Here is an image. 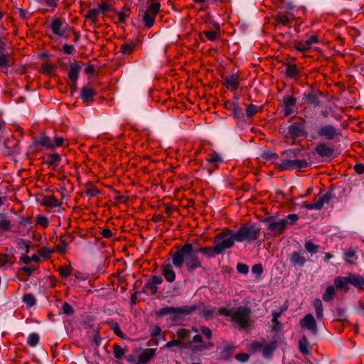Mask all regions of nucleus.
Segmentation results:
<instances>
[{"instance_id":"1","label":"nucleus","mask_w":364,"mask_h":364,"mask_svg":"<svg viewBox=\"0 0 364 364\" xmlns=\"http://www.w3.org/2000/svg\"><path fill=\"white\" fill-rule=\"evenodd\" d=\"M218 313L220 315L230 317L232 325L240 330H247L253 323L251 318L252 311L248 307L238 306L231 309L222 307L218 309Z\"/></svg>"},{"instance_id":"2","label":"nucleus","mask_w":364,"mask_h":364,"mask_svg":"<svg viewBox=\"0 0 364 364\" xmlns=\"http://www.w3.org/2000/svg\"><path fill=\"white\" fill-rule=\"evenodd\" d=\"M342 136L340 129L331 124L321 125L310 132V137L312 139H322L326 141H339Z\"/></svg>"},{"instance_id":"3","label":"nucleus","mask_w":364,"mask_h":364,"mask_svg":"<svg viewBox=\"0 0 364 364\" xmlns=\"http://www.w3.org/2000/svg\"><path fill=\"white\" fill-rule=\"evenodd\" d=\"M236 237L233 231L229 228L225 229L214 237V244L218 254H223L227 249L233 247Z\"/></svg>"},{"instance_id":"4","label":"nucleus","mask_w":364,"mask_h":364,"mask_svg":"<svg viewBox=\"0 0 364 364\" xmlns=\"http://www.w3.org/2000/svg\"><path fill=\"white\" fill-rule=\"evenodd\" d=\"M234 233L237 242H250L257 240L259 237L260 228L255 225L245 223L241 225L237 231Z\"/></svg>"},{"instance_id":"5","label":"nucleus","mask_w":364,"mask_h":364,"mask_svg":"<svg viewBox=\"0 0 364 364\" xmlns=\"http://www.w3.org/2000/svg\"><path fill=\"white\" fill-rule=\"evenodd\" d=\"M198 309L196 305L183 306L180 307L166 306L160 309L156 312L158 316L165 315H173V319L177 320L180 315H190Z\"/></svg>"},{"instance_id":"6","label":"nucleus","mask_w":364,"mask_h":364,"mask_svg":"<svg viewBox=\"0 0 364 364\" xmlns=\"http://www.w3.org/2000/svg\"><path fill=\"white\" fill-rule=\"evenodd\" d=\"M194 248L191 243H186L172 255V264L176 268H181L191 255Z\"/></svg>"},{"instance_id":"7","label":"nucleus","mask_w":364,"mask_h":364,"mask_svg":"<svg viewBox=\"0 0 364 364\" xmlns=\"http://www.w3.org/2000/svg\"><path fill=\"white\" fill-rule=\"evenodd\" d=\"M331 199L332 194L330 192L320 193L315 197L314 203H306L303 207L308 210H321L323 205L328 203Z\"/></svg>"},{"instance_id":"8","label":"nucleus","mask_w":364,"mask_h":364,"mask_svg":"<svg viewBox=\"0 0 364 364\" xmlns=\"http://www.w3.org/2000/svg\"><path fill=\"white\" fill-rule=\"evenodd\" d=\"M309 164L305 159H287L282 161L279 164L281 170H294L300 171L308 166Z\"/></svg>"},{"instance_id":"9","label":"nucleus","mask_w":364,"mask_h":364,"mask_svg":"<svg viewBox=\"0 0 364 364\" xmlns=\"http://www.w3.org/2000/svg\"><path fill=\"white\" fill-rule=\"evenodd\" d=\"M304 120L301 119V122H296L290 124L288 127V132L292 138L296 139L301 136H307L308 133L305 129Z\"/></svg>"},{"instance_id":"10","label":"nucleus","mask_w":364,"mask_h":364,"mask_svg":"<svg viewBox=\"0 0 364 364\" xmlns=\"http://www.w3.org/2000/svg\"><path fill=\"white\" fill-rule=\"evenodd\" d=\"M290 264L294 268L303 267L309 259L304 252L294 251L289 257Z\"/></svg>"},{"instance_id":"11","label":"nucleus","mask_w":364,"mask_h":364,"mask_svg":"<svg viewBox=\"0 0 364 364\" xmlns=\"http://www.w3.org/2000/svg\"><path fill=\"white\" fill-rule=\"evenodd\" d=\"M81 70V66L80 63L73 60L70 63V70L68 72V77L72 82L71 90H75L77 82L79 77V73Z\"/></svg>"},{"instance_id":"12","label":"nucleus","mask_w":364,"mask_h":364,"mask_svg":"<svg viewBox=\"0 0 364 364\" xmlns=\"http://www.w3.org/2000/svg\"><path fill=\"white\" fill-rule=\"evenodd\" d=\"M299 323L302 328L308 329L314 334H316L318 333L316 322L312 314H306L300 320Z\"/></svg>"},{"instance_id":"13","label":"nucleus","mask_w":364,"mask_h":364,"mask_svg":"<svg viewBox=\"0 0 364 364\" xmlns=\"http://www.w3.org/2000/svg\"><path fill=\"white\" fill-rule=\"evenodd\" d=\"M185 265L189 272H192L196 269L202 267V262L198 255V251L196 250H193L191 255H189Z\"/></svg>"},{"instance_id":"14","label":"nucleus","mask_w":364,"mask_h":364,"mask_svg":"<svg viewBox=\"0 0 364 364\" xmlns=\"http://www.w3.org/2000/svg\"><path fill=\"white\" fill-rule=\"evenodd\" d=\"M296 105V99L290 95L283 97V109L285 117L290 116L295 112Z\"/></svg>"},{"instance_id":"15","label":"nucleus","mask_w":364,"mask_h":364,"mask_svg":"<svg viewBox=\"0 0 364 364\" xmlns=\"http://www.w3.org/2000/svg\"><path fill=\"white\" fill-rule=\"evenodd\" d=\"M318 43L317 36H311L309 39L305 41H300L295 43V48L300 52H304L310 50L311 46Z\"/></svg>"},{"instance_id":"16","label":"nucleus","mask_w":364,"mask_h":364,"mask_svg":"<svg viewBox=\"0 0 364 364\" xmlns=\"http://www.w3.org/2000/svg\"><path fill=\"white\" fill-rule=\"evenodd\" d=\"M295 18L296 17L294 14L289 11L278 12V14L274 17V19L278 24H281L284 26H289V24L294 21Z\"/></svg>"},{"instance_id":"17","label":"nucleus","mask_w":364,"mask_h":364,"mask_svg":"<svg viewBox=\"0 0 364 364\" xmlns=\"http://www.w3.org/2000/svg\"><path fill=\"white\" fill-rule=\"evenodd\" d=\"M315 151L320 157H330L333 154L334 149L326 142H321L316 146Z\"/></svg>"},{"instance_id":"18","label":"nucleus","mask_w":364,"mask_h":364,"mask_svg":"<svg viewBox=\"0 0 364 364\" xmlns=\"http://www.w3.org/2000/svg\"><path fill=\"white\" fill-rule=\"evenodd\" d=\"M223 85L229 90H236L240 85V76L237 74L232 73L224 78Z\"/></svg>"},{"instance_id":"19","label":"nucleus","mask_w":364,"mask_h":364,"mask_svg":"<svg viewBox=\"0 0 364 364\" xmlns=\"http://www.w3.org/2000/svg\"><path fill=\"white\" fill-rule=\"evenodd\" d=\"M287 222L286 219H279L277 221H273L269 224L268 230L274 234L280 235L287 228Z\"/></svg>"},{"instance_id":"20","label":"nucleus","mask_w":364,"mask_h":364,"mask_svg":"<svg viewBox=\"0 0 364 364\" xmlns=\"http://www.w3.org/2000/svg\"><path fill=\"white\" fill-rule=\"evenodd\" d=\"M96 95L97 92L90 85L84 86L81 90L80 97L84 102H92L93 97Z\"/></svg>"},{"instance_id":"21","label":"nucleus","mask_w":364,"mask_h":364,"mask_svg":"<svg viewBox=\"0 0 364 364\" xmlns=\"http://www.w3.org/2000/svg\"><path fill=\"white\" fill-rule=\"evenodd\" d=\"M65 22L58 18H54L50 24V28L52 29L53 33L58 36H63L65 34V30L63 27Z\"/></svg>"},{"instance_id":"22","label":"nucleus","mask_w":364,"mask_h":364,"mask_svg":"<svg viewBox=\"0 0 364 364\" xmlns=\"http://www.w3.org/2000/svg\"><path fill=\"white\" fill-rule=\"evenodd\" d=\"M161 272L168 282L172 283L176 279V273L171 264H163L161 267Z\"/></svg>"},{"instance_id":"23","label":"nucleus","mask_w":364,"mask_h":364,"mask_svg":"<svg viewBox=\"0 0 364 364\" xmlns=\"http://www.w3.org/2000/svg\"><path fill=\"white\" fill-rule=\"evenodd\" d=\"M225 106L228 109L232 112L235 117L240 119L243 117V110L239 107L237 102L227 101Z\"/></svg>"},{"instance_id":"24","label":"nucleus","mask_w":364,"mask_h":364,"mask_svg":"<svg viewBox=\"0 0 364 364\" xmlns=\"http://www.w3.org/2000/svg\"><path fill=\"white\" fill-rule=\"evenodd\" d=\"M198 309H196L199 311V316L204 318L205 320L210 319L215 313V309L213 307L205 308L203 305H197Z\"/></svg>"},{"instance_id":"25","label":"nucleus","mask_w":364,"mask_h":364,"mask_svg":"<svg viewBox=\"0 0 364 364\" xmlns=\"http://www.w3.org/2000/svg\"><path fill=\"white\" fill-rule=\"evenodd\" d=\"M15 258L12 255L0 254V267L8 269L12 266Z\"/></svg>"},{"instance_id":"26","label":"nucleus","mask_w":364,"mask_h":364,"mask_svg":"<svg viewBox=\"0 0 364 364\" xmlns=\"http://www.w3.org/2000/svg\"><path fill=\"white\" fill-rule=\"evenodd\" d=\"M349 284L353 285L355 287L363 289L364 287V278L360 277H357L354 274H350L348 276V279Z\"/></svg>"},{"instance_id":"27","label":"nucleus","mask_w":364,"mask_h":364,"mask_svg":"<svg viewBox=\"0 0 364 364\" xmlns=\"http://www.w3.org/2000/svg\"><path fill=\"white\" fill-rule=\"evenodd\" d=\"M155 355V350L148 348L145 350L139 357V362L141 364L148 363Z\"/></svg>"},{"instance_id":"28","label":"nucleus","mask_w":364,"mask_h":364,"mask_svg":"<svg viewBox=\"0 0 364 364\" xmlns=\"http://www.w3.org/2000/svg\"><path fill=\"white\" fill-rule=\"evenodd\" d=\"M348 277H337L334 279V285L337 289H342L344 291H348L349 289L348 287Z\"/></svg>"},{"instance_id":"29","label":"nucleus","mask_w":364,"mask_h":364,"mask_svg":"<svg viewBox=\"0 0 364 364\" xmlns=\"http://www.w3.org/2000/svg\"><path fill=\"white\" fill-rule=\"evenodd\" d=\"M43 204L50 208H56L59 207L61 203L53 195H50L43 198Z\"/></svg>"},{"instance_id":"30","label":"nucleus","mask_w":364,"mask_h":364,"mask_svg":"<svg viewBox=\"0 0 364 364\" xmlns=\"http://www.w3.org/2000/svg\"><path fill=\"white\" fill-rule=\"evenodd\" d=\"M299 350L304 355H307V354L310 353V352L311 350V347L309 345V342L305 336H304L299 341Z\"/></svg>"},{"instance_id":"31","label":"nucleus","mask_w":364,"mask_h":364,"mask_svg":"<svg viewBox=\"0 0 364 364\" xmlns=\"http://www.w3.org/2000/svg\"><path fill=\"white\" fill-rule=\"evenodd\" d=\"M313 305L315 309L317 319L322 320L323 318V309L321 300L320 299H314Z\"/></svg>"},{"instance_id":"32","label":"nucleus","mask_w":364,"mask_h":364,"mask_svg":"<svg viewBox=\"0 0 364 364\" xmlns=\"http://www.w3.org/2000/svg\"><path fill=\"white\" fill-rule=\"evenodd\" d=\"M343 259L346 262L353 264L358 259V256L353 249H349L344 251Z\"/></svg>"},{"instance_id":"33","label":"nucleus","mask_w":364,"mask_h":364,"mask_svg":"<svg viewBox=\"0 0 364 364\" xmlns=\"http://www.w3.org/2000/svg\"><path fill=\"white\" fill-rule=\"evenodd\" d=\"M173 346H177L181 348H191V343H185L180 341V340H178L177 338V339H173L171 341L167 342L165 345V347L167 348H170Z\"/></svg>"},{"instance_id":"34","label":"nucleus","mask_w":364,"mask_h":364,"mask_svg":"<svg viewBox=\"0 0 364 364\" xmlns=\"http://www.w3.org/2000/svg\"><path fill=\"white\" fill-rule=\"evenodd\" d=\"M61 160L60 155L57 153H53L48 156L46 160V164L49 166H52L53 168L56 167Z\"/></svg>"},{"instance_id":"35","label":"nucleus","mask_w":364,"mask_h":364,"mask_svg":"<svg viewBox=\"0 0 364 364\" xmlns=\"http://www.w3.org/2000/svg\"><path fill=\"white\" fill-rule=\"evenodd\" d=\"M277 348V344L275 342H272L264 345L262 348V354L265 358L272 356L273 352Z\"/></svg>"},{"instance_id":"36","label":"nucleus","mask_w":364,"mask_h":364,"mask_svg":"<svg viewBox=\"0 0 364 364\" xmlns=\"http://www.w3.org/2000/svg\"><path fill=\"white\" fill-rule=\"evenodd\" d=\"M136 43L133 41L126 42L121 46V51L124 55H129L135 50Z\"/></svg>"},{"instance_id":"37","label":"nucleus","mask_w":364,"mask_h":364,"mask_svg":"<svg viewBox=\"0 0 364 364\" xmlns=\"http://www.w3.org/2000/svg\"><path fill=\"white\" fill-rule=\"evenodd\" d=\"M10 62L11 55L9 54H0V69L1 70L7 71Z\"/></svg>"},{"instance_id":"38","label":"nucleus","mask_w":364,"mask_h":364,"mask_svg":"<svg viewBox=\"0 0 364 364\" xmlns=\"http://www.w3.org/2000/svg\"><path fill=\"white\" fill-rule=\"evenodd\" d=\"M100 14L97 8L90 9L85 15L86 18L91 21L92 23L95 26L98 22V14Z\"/></svg>"},{"instance_id":"39","label":"nucleus","mask_w":364,"mask_h":364,"mask_svg":"<svg viewBox=\"0 0 364 364\" xmlns=\"http://www.w3.org/2000/svg\"><path fill=\"white\" fill-rule=\"evenodd\" d=\"M198 252L206 255L208 257H214L215 255H218L215 250V245H214L213 247H200L196 250Z\"/></svg>"},{"instance_id":"40","label":"nucleus","mask_w":364,"mask_h":364,"mask_svg":"<svg viewBox=\"0 0 364 364\" xmlns=\"http://www.w3.org/2000/svg\"><path fill=\"white\" fill-rule=\"evenodd\" d=\"M156 16L148 12L143 15V23L146 28H151L154 25Z\"/></svg>"},{"instance_id":"41","label":"nucleus","mask_w":364,"mask_h":364,"mask_svg":"<svg viewBox=\"0 0 364 364\" xmlns=\"http://www.w3.org/2000/svg\"><path fill=\"white\" fill-rule=\"evenodd\" d=\"M299 73L297 66L295 64H287L286 65V75L289 77H296Z\"/></svg>"},{"instance_id":"42","label":"nucleus","mask_w":364,"mask_h":364,"mask_svg":"<svg viewBox=\"0 0 364 364\" xmlns=\"http://www.w3.org/2000/svg\"><path fill=\"white\" fill-rule=\"evenodd\" d=\"M208 164H220L223 162L221 156L215 152L209 153L205 159Z\"/></svg>"},{"instance_id":"43","label":"nucleus","mask_w":364,"mask_h":364,"mask_svg":"<svg viewBox=\"0 0 364 364\" xmlns=\"http://www.w3.org/2000/svg\"><path fill=\"white\" fill-rule=\"evenodd\" d=\"M336 295V290L333 286H328L326 289L325 293L323 295V299L325 301H331Z\"/></svg>"},{"instance_id":"44","label":"nucleus","mask_w":364,"mask_h":364,"mask_svg":"<svg viewBox=\"0 0 364 364\" xmlns=\"http://www.w3.org/2000/svg\"><path fill=\"white\" fill-rule=\"evenodd\" d=\"M305 250L310 254H316L319 250V245L308 240L304 244Z\"/></svg>"},{"instance_id":"45","label":"nucleus","mask_w":364,"mask_h":364,"mask_svg":"<svg viewBox=\"0 0 364 364\" xmlns=\"http://www.w3.org/2000/svg\"><path fill=\"white\" fill-rule=\"evenodd\" d=\"M58 272L62 278L66 279L70 276L73 269L70 265L60 266L58 268Z\"/></svg>"},{"instance_id":"46","label":"nucleus","mask_w":364,"mask_h":364,"mask_svg":"<svg viewBox=\"0 0 364 364\" xmlns=\"http://www.w3.org/2000/svg\"><path fill=\"white\" fill-rule=\"evenodd\" d=\"M191 331L186 328H179L176 331V337L180 341H183L191 337Z\"/></svg>"},{"instance_id":"47","label":"nucleus","mask_w":364,"mask_h":364,"mask_svg":"<svg viewBox=\"0 0 364 364\" xmlns=\"http://www.w3.org/2000/svg\"><path fill=\"white\" fill-rule=\"evenodd\" d=\"M53 144V140L47 136H42L39 141V144L47 149H53L54 145Z\"/></svg>"},{"instance_id":"48","label":"nucleus","mask_w":364,"mask_h":364,"mask_svg":"<svg viewBox=\"0 0 364 364\" xmlns=\"http://www.w3.org/2000/svg\"><path fill=\"white\" fill-rule=\"evenodd\" d=\"M22 301L29 307L34 306L36 303L35 296L30 293L25 294L22 297Z\"/></svg>"},{"instance_id":"49","label":"nucleus","mask_w":364,"mask_h":364,"mask_svg":"<svg viewBox=\"0 0 364 364\" xmlns=\"http://www.w3.org/2000/svg\"><path fill=\"white\" fill-rule=\"evenodd\" d=\"M126 350L118 344H114L113 346L114 356L117 359H121L125 354Z\"/></svg>"},{"instance_id":"50","label":"nucleus","mask_w":364,"mask_h":364,"mask_svg":"<svg viewBox=\"0 0 364 364\" xmlns=\"http://www.w3.org/2000/svg\"><path fill=\"white\" fill-rule=\"evenodd\" d=\"M40 337L38 334L36 333H32L28 337L27 343L31 347H34L38 343Z\"/></svg>"},{"instance_id":"51","label":"nucleus","mask_w":364,"mask_h":364,"mask_svg":"<svg viewBox=\"0 0 364 364\" xmlns=\"http://www.w3.org/2000/svg\"><path fill=\"white\" fill-rule=\"evenodd\" d=\"M161 5L158 2H154L150 4V6L146 10V12H148L151 14L156 16L160 11Z\"/></svg>"},{"instance_id":"52","label":"nucleus","mask_w":364,"mask_h":364,"mask_svg":"<svg viewBox=\"0 0 364 364\" xmlns=\"http://www.w3.org/2000/svg\"><path fill=\"white\" fill-rule=\"evenodd\" d=\"M68 245L66 240L61 237L60 239V243L56 246V251L60 254L65 253L67 250Z\"/></svg>"},{"instance_id":"53","label":"nucleus","mask_w":364,"mask_h":364,"mask_svg":"<svg viewBox=\"0 0 364 364\" xmlns=\"http://www.w3.org/2000/svg\"><path fill=\"white\" fill-rule=\"evenodd\" d=\"M56 67L50 63H46L42 65V72L43 73L50 75L55 72Z\"/></svg>"},{"instance_id":"54","label":"nucleus","mask_w":364,"mask_h":364,"mask_svg":"<svg viewBox=\"0 0 364 364\" xmlns=\"http://www.w3.org/2000/svg\"><path fill=\"white\" fill-rule=\"evenodd\" d=\"M43 4H44L48 9L54 10L58 7V2L60 0H39Z\"/></svg>"},{"instance_id":"55","label":"nucleus","mask_w":364,"mask_h":364,"mask_svg":"<svg viewBox=\"0 0 364 364\" xmlns=\"http://www.w3.org/2000/svg\"><path fill=\"white\" fill-rule=\"evenodd\" d=\"M36 223L37 225L43 227V228H46L49 225V221L47 217L39 215L36 217Z\"/></svg>"},{"instance_id":"56","label":"nucleus","mask_w":364,"mask_h":364,"mask_svg":"<svg viewBox=\"0 0 364 364\" xmlns=\"http://www.w3.org/2000/svg\"><path fill=\"white\" fill-rule=\"evenodd\" d=\"M110 326L114 333L121 338H124V333L122 331L119 325L116 322H111Z\"/></svg>"},{"instance_id":"57","label":"nucleus","mask_w":364,"mask_h":364,"mask_svg":"<svg viewBox=\"0 0 364 364\" xmlns=\"http://www.w3.org/2000/svg\"><path fill=\"white\" fill-rule=\"evenodd\" d=\"M258 111L257 106L255 105H249L246 107L245 113L247 117L251 118Z\"/></svg>"},{"instance_id":"58","label":"nucleus","mask_w":364,"mask_h":364,"mask_svg":"<svg viewBox=\"0 0 364 364\" xmlns=\"http://www.w3.org/2000/svg\"><path fill=\"white\" fill-rule=\"evenodd\" d=\"M17 247L28 252L30 248L28 242L23 239H19L16 242Z\"/></svg>"},{"instance_id":"59","label":"nucleus","mask_w":364,"mask_h":364,"mask_svg":"<svg viewBox=\"0 0 364 364\" xmlns=\"http://www.w3.org/2000/svg\"><path fill=\"white\" fill-rule=\"evenodd\" d=\"M144 289L145 291H146L147 293H150L151 294H154L158 291L157 287L156 285H154V284H152L151 282H148L144 285Z\"/></svg>"},{"instance_id":"60","label":"nucleus","mask_w":364,"mask_h":364,"mask_svg":"<svg viewBox=\"0 0 364 364\" xmlns=\"http://www.w3.org/2000/svg\"><path fill=\"white\" fill-rule=\"evenodd\" d=\"M203 33L205 37L210 41H215L220 36L219 33L214 31H204Z\"/></svg>"},{"instance_id":"61","label":"nucleus","mask_w":364,"mask_h":364,"mask_svg":"<svg viewBox=\"0 0 364 364\" xmlns=\"http://www.w3.org/2000/svg\"><path fill=\"white\" fill-rule=\"evenodd\" d=\"M213 347V343L212 342H209L207 344H201L198 346H194L192 348V351L198 352L201 351L204 349H210Z\"/></svg>"},{"instance_id":"62","label":"nucleus","mask_w":364,"mask_h":364,"mask_svg":"<svg viewBox=\"0 0 364 364\" xmlns=\"http://www.w3.org/2000/svg\"><path fill=\"white\" fill-rule=\"evenodd\" d=\"M62 310L66 315H72L74 313V309L73 306L66 301L63 304Z\"/></svg>"},{"instance_id":"63","label":"nucleus","mask_w":364,"mask_h":364,"mask_svg":"<svg viewBox=\"0 0 364 364\" xmlns=\"http://www.w3.org/2000/svg\"><path fill=\"white\" fill-rule=\"evenodd\" d=\"M11 228V221L8 219L3 218L0 220V230L7 231Z\"/></svg>"},{"instance_id":"64","label":"nucleus","mask_w":364,"mask_h":364,"mask_svg":"<svg viewBox=\"0 0 364 364\" xmlns=\"http://www.w3.org/2000/svg\"><path fill=\"white\" fill-rule=\"evenodd\" d=\"M200 331L207 339L210 340L212 338V331L210 328L203 326L200 327Z\"/></svg>"}]
</instances>
